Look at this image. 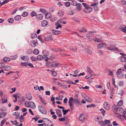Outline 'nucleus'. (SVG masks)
<instances>
[{"label":"nucleus","instance_id":"f257e3e1","mask_svg":"<svg viewBox=\"0 0 126 126\" xmlns=\"http://www.w3.org/2000/svg\"><path fill=\"white\" fill-rule=\"evenodd\" d=\"M82 5L85 8L84 9L83 11L85 13H90L92 10V9L90 7V6L85 3H82Z\"/></svg>","mask_w":126,"mask_h":126},{"label":"nucleus","instance_id":"f03ea898","mask_svg":"<svg viewBox=\"0 0 126 126\" xmlns=\"http://www.w3.org/2000/svg\"><path fill=\"white\" fill-rule=\"evenodd\" d=\"M38 110L39 111L43 114H46L47 113V111L41 105L38 106Z\"/></svg>","mask_w":126,"mask_h":126},{"label":"nucleus","instance_id":"7ed1b4c3","mask_svg":"<svg viewBox=\"0 0 126 126\" xmlns=\"http://www.w3.org/2000/svg\"><path fill=\"white\" fill-rule=\"evenodd\" d=\"M95 120L96 122H98V124L100 126H102L104 124L103 121V119L101 116H99L95 119Z\"/></svg>","mask_w":126,"mask_h":126},{"label":"nucleus","instance_id":"20e7f679","mask_svg":"<svg viewBox=\"0 0 126 126\" xmlns=\"http://www.w3.org/2000/svg\"><path fill=\"white\" fill-rule=\"evenodd\" d=\"M102 37L99 35H96L95 36V38H94L93 40L95 41L101 42H102V40L101 39Z\"/></svg>","mask_w":126,"mask_h":126},{"label":"nucleus","instance_id":"39448f33","mask_svg":"<svg viewBox=\"0 0 126 126\" xmlns=\"http://www.w3.org/2000/svg\"><path fill=\"white\" fill-rule=\"evenodd\" d=\"M0 96L2 98L1 99L2 101V103L3 104L7 102V98L6 95H0Z\"/></svg>","mask_w":126,"mask_h":126},{"label":"nucleus","instance_id":"423d86ee","mask_svg":"<svg viewBox=\"0 0 126 126\" xmlns=\"http://www.w3.org/2000/svg\"><path fill=\"white\" fill-rule=\"evenodd\" d=\"M118 77L119 78H121L123 77V74L122 73L121 69L120 68L116 72Z\"/></svg>","mask_w":126,"mask_h":126},{"label":"nucleus","instance_id":"0eeeda50","mask_svg":"<svg viewBox=\"0 0 126 126\" xmlns=\"http://www.w3.org/2000/svg\"><path fill=\"white\" fill-rule=\"evenodd\" d=\"M43 52L44 58L46 61H47L48 60V58L47 57V56L49 55V53L48 51L45 50H43Z\"/></svg>","mask_w":126,"mask_h":126},{"label":"nucleus","instance_id":"6e6552de","mask_svg":"<svg viewBox=\"0 0 126 126\" xmlns=\"http://www.w3.org/2000/svg\"><path fill=\"white\" fill-rule=\"evenodd\" d=\"M85 119L84 114L83 113L80 114L79 117V120L80 121H83Z\"/></svg>","mask_w":126,"mask_h":126},{"label":"nucleus","instance_id":"1a4fd4ad","mask_svg":"<svg viewBox=\"0 0 126 126\" xmlns=\"http://www.w3.org/2000/svg\"><path fill=\"white\" fill-rule=\"evenodd\" d=\"M103 105L104 107L106 110H109L110 108V106L109 104L106 101H105Z\"/></svg>","mask_w":126,"mask_h":126},{"label":"nucleus","instance_id":"9d476101","mask_svg":"<svg viewBox=\"0 0 126 126\" xmlns=\"http://www.w3.org/2000/svg\"><path fill=\"white\" fill-rule=\"evenodd\" d=\"M28 104L29 105L30 107L31 108L33 109H35V103L33 102H29Z\"/></svg>","mask_w":126,"mask_h":126},{"label":"nucleus","instance_id":"9b49d317","mask_svg":"<svg viewBox=\"0 0 126 126\" xmlns=\"http://www.w3.org/2000/svg\"><path fill=\"white\" fill-rule=\"evenodd\" d=\"M106 44L104 43H102L99 44L97 46V47L98 48H101L103 47H104L106 46Z\"/></svg>","mask_w":126,"mask_h":126},{"label":"nucleus","instance_id":"f8f14e48","mask_svg":"<svg viewBox=\"0 0 126 126\" xmlns=\"http://www.w3.org/2000/svg\"><path fill=\"white\" fill-rule=\"evenodd\" d=\"M48 25L47 21L46 20H43L41 22V26L43 27H46Z\"/></svg>","mask_w":126,"mask_h":126},{"label":"nucleus","instance_id":"ddd939ff","mask_svg":"<svg viewBox=\"0 0 126 126\" xmlns=\"http://www.w3.org/2000/svg\"><path fill=\"white\" fill-rule=\"evenodd\" d=\"M74 99L72 97H71L69 98L68 101V104L69 106H72V105H73Z\"/></svg>","mask_w":126,"mask_h":126},{"label":"nucleus","instance_id":"4468645a","mask_svg":"<svg viewBox=\"0 0 126 126\" xmlns=\"http://www.w3.org/2000/svg\"><path fill=\"white\" fill-rule=\"evenodd\" d=\"M108 48L109 50H116L117 51H118L119 52H120V50L118 48H115V47L112 46L109 47H108Z\"/></svg>","mask_w":126,"mask_h":126},{"label":"nucleus","instance_id":"2eb2a0df","mask_svg":"<svg viewBox=\"0 0 126 126\" xmlns=\"http://www.w3.org/2000/svg\"><path fill=\"white\" fill-rule=\"evenodd\" d=\"M43 15L41 14H37L36 16V18L38 20H42L43 18Z\"/></svg>","mask_w":126,"mask_h":126},{"label":"nucleus","instance_id":"dca6fc26","mask_svg":"<svg viewBox=\"0 0 126 126\" xmlns=\"http://www.w3.org/2000/svg\"><path fill=\"white\" fill-rule=\"evenodd\" d=\"M44 40L46 41H52L53 40V38L51 36H48L45 38Z\"/></svg>","mask_w":126,"mask_h":126},{"label":"nucleus","instance_id":"f3484780","mask_svg":"<svg viewBox=\"0 0 126 126\" xmlns=\"http://www.w3.org/2000/svg\"><path fill=\"white\" fill-rule=\"evenodd\" d=\"M119 29L122 31L126 32V26L124 25L120 26Z\"/></svg>","mask_w":126,"mask_h":126},{"label":"nucleus","instance_id":"a211bd4d","mask_svg":"<svg viewBox=\"0 0 126 126\" xmlns=\"http://www.w3.org/2000/svg\"><path fill=\"white\" fill-rule=\"evenodd\" d=\"M86 95H82V96L84 97V99L86 101L89 102H90L91 100V99L88 96H86Z\"/></svg>","mask_w":126,"mask_h":126},{"label":"nucleus","instance_id":"6ab92c4d","mask_svg":"<svg viewBox=\"0 0 126 126\" xmlns=\"http://www.w3.org/2000/svg\"><path fill=\"white\" fill-rule=\"evenodd\" d=\"M63 20V19H62L58 20L57 22L58 24H60L63 23L66 24V22L64 21Z\"/></svg>","mask_w":126,"mask_h":126},{"label":"nucleus","instance_id":"aec40b11","mask_svg":"<svg viewBox=\"0 0 126 126\" xmlns=\"http://www.w3.org/2000/svg\"><path fill=\"white\" fill-rule=\"evenodd\" d=\"M56 114L59 117H62L61 115L62 113L58 109V110H56Z\"/></svg>","mask_w":126,"mask_h":126},{"label":"nucleus","instance_id":"412c9836","mask_svg":"<svg viewBox=\"0 0 126 126\" xmlns=\"http://www.w3.org/2000/svg\"><path fill=\"white\" fill-rule=\"evenodd\" d=\"M76 8L78 10L80 11L81 10L82 6L81 4L79 3L77 4L76 5Z\"/></svg>","mask_w":126,"mask_h":126},{"label":"nucleus","instance_id":"4be33fe9","mask_svg":"<svg viewBox=\"0 0 126 126\" xmlns=\"http://www.w3.org/2000/svg\"><path fill=\"white\" fill-rule=\"evenodd\" d=\"M7 114L5 112H1L0 113V118H2L4 117Z\"/></svg>","mask_w":126,"mask_h":126},{"label":"nucleus","instance_id":"5701e85b","mask_svg":"<svg viewBox=\"0 0 126 126\" xmlns=\"http://www.w3.org/2000/svg\"><path fill=\"white\" fill-rule=\"evenodd\" d=\"M119 108L117 106L114 105L113 106L112 109L114 112H117Z\"/></svg>","mask_w":126,"mask_h":126},{"label":"nucleus","instance_id":"b1692460","mask_svg":"<svg viewBox=\"0 0 126 126\" xmlns=\"http://www.w3.org/2000/svg\"><path fill=\"white\" fill-rule=\"evenodd\" d=\"M51 14L50 13H47L45 15V17L46 19H49L51 16Z\"/></svg>","mask_w":126,"mask_h":126},{"label":"nucleus","instance_id":"393cba45","mask_svg":"<svg viewBox=\"0 0 126 126\" xmlns=\"http://www.w3.org/2000/svg\"><path fill=\"white\" fill-rule=\"evenodd\" d=\"M120 61L122 63H125L126 62V58L124 56H122L120 59Z\"/></svg>","mask_w":126,"mask_h":126},{"label":"nucleus","instance_id":"a878e982","mask_svg":"<svg viewBox=\"0 0 126 126\" xmlns=\"http://www.w3.org/2000/svg\"><path fill=\"white\" fill-rule=\"evenodd\" d=\"M104 124L102 125V126H105L108 123H110V120H105L104 121H103Z\"/></svg>","mask_w":126,"mask_h":126},{"label":"nucleus","instance_id":"bb28decb","mask_svg":"<svg viewBox=\"0 0 126 126\" xmlns=\"http://www.w3.org/2000/svg\"><path fill=\"white\" fill-rule=\"evenodd\" d=\"M58 65V63L56 62H53L51 63L50 66L51 67H53L57 66Z\"/></svg>","mask_w":126,"mask_h":126},{"label":"nucleus","instance_id":"cd10ccee","mask_svg":"<svg viewBox=\"0 0 126 126\" xmlns=\"http://www.w3.org/2000/svg\"><path fill=\"white\" fill-rule=\"evenodd\" d=\"M64 15V12L62 10L59 11L58 13V16H63Z\"/></svg>","mask_w":126,"mask_h":126},{"label":"nucleus","instance_id":"c85d7f7f","mask_svg":"<svg viewBox=\"0 0 126 126\" xmlns=\"http://www.w3.org/2000/svg\"><path fill=\"white\" fill-rule=\"evenodd\" d=\"M11 66H10L7 65L4 66V69L5 70L8 71L10 70L11 69Z\"/></svg>","mask_w":126,"mask_h":126},{"label":"nucleus","instance_id":"c756f323","mask_svg":"<svg viewBox=\"0 0 126 126\" xmlns=\"http://www.w3.org/2000/svg\"><path fill=\"white\" fill-rule=\"evenodd\" d=\"M87 72L90 74H92L93 73V71L88 66L87 67Z\"/></svg>","mask_w":126,"mask_h":126},{"label":"nucleus","instance_id":"7c9ffc66","mask_svg":"<svg viewBox=\"0 0 126 126\" xmlns=\"http://www.w3.org/2000/svg\"><path fill=\"white\" fill-rule=\"evenodd\" d=\"M10 60V58L7 57H5L4 58L3 61L5 62H8Z\"/></svg>","mask_w":126,"mask_h":126},{"label":"nucleus","instance_id":"2f4dec72","mask_svg":"<svg viewBox=\"0 0 126 126\" xmlns=\"http://www.w3.org/2000/svg\"><path fill=\"white\" fill-rule=\"evenodd\" d=\"M21 58L22 60L25 61H27L29 60V58L27 56H24L21 57Z\"/></svg>","mask_w":126,"mask_h":126},{"label":"nucleus","instance_id":"473e14b6","mask_svg":"<svg viewBox=\"0 0 126 126\" xmlns=\"http://www.w3.org/2000/svg\"><path fill=\"white\" fill-rule=\"evenodd\" d=\"M51 72L52 73V75L54 76H56L57 74L56 72L55 71V69H53L51 71Z\"/></svg>","mask_w":126,"mask_h":126},{"label":"nucleus","instance_id":"72a5a7b5","mask_svg":"<svg viewBox=\"0 0 126 126\" xmlns=\"http://www.w3.org/2000/svg\"><path fill=\"white\" fill-rule=\"evenodd\" d=\"M44 59L43 56L40 55H39L37 57V59L39 60H42Z\"/></svg>","mask_w":126,"mask_h":126},{"label":"nucleus","instance_id":"f704fd0d","mask_svg":"<svg viewBox=\"0 0 126 126\" xmlns=\"http://www.w3.org/2000/svg\"><path fill=\"white\" fill-rule=\"evenodd\" d=\"M123 111L124 110L123 109L120 107H119L118 110L117 112L120 113H121L123 112Z\"/></svg>","mask_w":126,"mask_h":126},{"label":"nucleus","instance_id":"c9c22d12","mask_svg":"<svg viewBox=\"0 0 126 126\" xmlns=\"http://www.w3.org/2000/svg\"><path fill=\"white\" fill-rule=\"evenodd\" d=\"M21 19V17L19 15L16 16L15 17V19L17 21H18Z\"/></svg>","mask_w":126,"mask_h":126},{"label":"nucleus","instance_id":"e433bc0d","mask_svg":"<svg viewBox=\"0 0 126 126\" xmlns=\"http://www.w3.org/2000/svg\"><path fill=\"white\" fill-rule=\"evenodd\" d=\"M39 52V51L38 49H35L33 51V53L34 54L36 55L38 54Z\"/></svg>","mask_w":126,"mask_h":126},{"label":"nucleus","instance_id":"4c0bfd02","mask_svg":"<svg viewBox=\"0 0 126 126\" xmlns=\"http://www.w3.org/2000/svg\"><path fill=\"white\" fill-rule=\"evenodd\" d=\"M78 30L80 32H84L87 31L86 29L85 28H82L81 29V30Z\"/></svg>","mask_w":126,"mask_h":126},{"label":"nucleus","instance_id":"58836bf2","mask_svg":"<svg viewBox=\"0 0 126 126\" xmlns=\"http://www.w3.org/2000/svg\"><path fill=\"white\" fill-rule=\"evenodd\" d=\"M70 110L68 109L67 110H64V109H63L62 111L63 112V114L64 115H65L66 113L68 111H70Z\"/></svg>","mask_w":126,"mask_h":126},{"label":"nucleus","instance_id":"ea45409f","mask_svg":"<svg viewBox=\"0 0 126 126\" xmlns=\"http://www.w3.org/2000/svg\"><path fill=\"white\" fill-rule=\"evenodd\" d=\"M63 97V96L62 95H60L58 97H57L56 98V99L57 100H62Z\"/></svg>","mask_w":126,"mask_h":126},{"label":"nucleus","instance_id":"a19ab883","mask_svg":"<svg viewBox=\"0 0 126 126\" xmlns=\"http://www.w3.org/2000/svg\"><path fill=\"white\" fill-rule=\"evenodd\" d=\"M19 120L21 122H23L24 121V118L22 115H21L20 116L19 118Z\"/></svg>","mask_w":126,"mask_h":126},{"label":"nucleus","instance_id":"79ce46f5","mask_svg":"<svg viewBox=\"0 0 126 126\" xmlns=\"http://www.w3.org/2000/svg\"><path fill=\"white\" fill-rule=\"evenodd\" d=\"M53 32L55 35H58L61 33V31H54Z\"/></svg>","mask_w":126,"mask_h":126},{"label":"nucleus","instance_id":"37998d69","mask_svg":"<svg viewBox=\"0 0 126 126\" xmlns=\"http://www.w3.org/2000/svg\"><path fill=\"white\" fill-rule=\"evenodd\" d=\"M26 98L29 100H30L32 99V97L31 95H26Z\"/></svg>","mask_w":126,"mask_h":126},{"label":"nucleus","instance_id":"c03bdc74","mask_svg":"<svg viewBox=\"0 0 126 126\" xmlns=\"http://www.w3.org/2000/svg\"><path fill=\"white\" fill-rule=\"evenodd\" d=\"M74 102L75 103L77 104H78L81 105V103L80 102V100L79 99L77 100H74Z\"/></svg>","mask_w":126,"mask_h":126},{"label":"nucleus","instance_id":"a18cd8bd","mask_svg":"<svg viewBox=\"0 0 126 126\" xmlns=\"http://www.w3.org/2000/svg\"><path fill=\"white\" fill-rule=\"evenodd\" d=\"M40 11L43 14H45L47 12L46 10L44 8H41L40 9Z\"/></svg>","mask_w":126,"mask_h":126},{"label":"nucleus","instance_id":"49530a36","mask_svg":"<svg viewBox=\"0 0 126 126\" xmlns=\"http://www.w3.org/2000/svg\"><path fill=\"white\" fill-rule=\"evenodd\" d=\"M53 83L55 84L58 85V82L57 80L58 79L55 78H53Z\"/></svg>","mask_w":126,"mask_h":126},{"label":"nucleus","instance_id":"de8ad7c7","mask_svg":"<svg viewBox=\"0 0 126 126\" xmlns=\"http://www.w3.org/2000/svg\"><path fill=\"white\" fill-rule=\"evenodd\" d=\"M95 33V32L94 31L90 32L88 33L89 35L91 36H93L94 35V33Z\"/></svg>","mask_w":126,"mask_h":126},{"label":"nucleus","instance_id":"09e8293b","mask_svg":"<svg viewBox=\"0 0 126 126\" xmlns=\"http://www.w3.org/2000/svg\"><path fill=\"white\" fill-rule=\"evenodd\" d=\"M96 106V105L94 104H91V105H88L86 106L87 108H89L91 107H94Z\"/></svg>","mask_w":126,"mask_h":126},{"label":"nucleus","instance_id":"8fccbe9b","mask_svg":"<svg viewBox=\"0 0 126 126\" xmlns=\"http://www.w3.org/2000/svg\"><path fill=\"white\" fill-rule=\"evenodd\" d=\"M123 103V102L122 100H121L117 103V105L119 106H121L122 105Z\"/></svg>","mask_w":126,"mask_h":126},{"label":"nucleus","instance_id":"3c124183","mask_svg":"<svg viewBox=\"0 0 126 126\" xmlns=\"http://www.w3.org/2000/svg\"><path fill=\"white\" fill-rule=\"evenodd\" d=\"M8 21L9 23H12L14 22V19L12 18H10L8 19Z\"/></svg>","mask_w":126,"mask_h":126},{"label":"nucleus","instance_id":"603ef678","mask_svg":"<svg viewBox=\"0 0 126 126\" xmlns=\"http://www.w3.org/2000/svg\"><path fill=\"white\" fill-rule=\"evenodd\" d=\"M55 57L53 55H51L50 56L49 59L50 60H53L55 59Z\"/></svg>","mask_w":126,"mask_h":126},{"label":"nucleus","instance_id":"864d4df0","mask_svg":"<svg viewBox=\"0 0 126 126\" xmlns=\"http://www.w3.org/2000/svg\"><path fill=\"white\" fill-rule=\"evenodd\" d=\"M11 122L12 123V124L13 125H17L18 124V123H17V122L16 120H15L14 121H11Z\"/></svg>","mask_w":126,"mask_h":126},{"label":"nucleus","instance_id":"5fc2aeb1","mask_svg":"<svg viewBox=\"0 0 126 126\" xmlns=\"http://www.w3.org/2000/svg\"><path fill=\"white\" fill-rule=\"evenodd\" d=\"M6 121V119L5 118L3 119L1 121V122L0 126H2L4 124Z\"/></svg>","mask_w":126,"mask_h":126},{"label":"nucleus","instance_id":"6e6d98bb","mask_svg":"<svg viewBox=\"0 0 126 126\" xmlns=\"http://www.w3.org/2000/svg\"><path fill=\"white\" fill-rule=\"evenodd\" d=\"M64 5L65 6L68 7L70 6V2H67L65 3Z\"/></svg>","mask_w":126,"mask_h":126},{"label":"nucleus","instance_id":"4d7b16f0","mask_svg":"<svg viewBox=\"0 0 126 126\" xmlns=\"http://www.w3.org/2000/svg\"><path fill=\"white\" fill-rule=\"evenodd\" d=\"M36 43L35 41H32V42L31 45L32 47H35L36 46Z\"/></svg>","mask_w":126,"mask_h":126},{"label":"nucleus","instance_id":"13d9d810","mask_svg":"<svg viewBox=\"0 0 126 126\" xmlns=\"http://www.w3.org/2000/svg\"><path fill=\"white\" fill-rule=\"evenodd\" d=\"M70 49L71 50L73 51H76V47L74 46L71 47H70Z\"/></svg>","mask_w":126,"mask_h":126},{"label":"nucleus","instance_id":"bf43d9fd","mask_svg":"<svg viewBox=\"0 0 126 126\" xmlns=\"http://www.w3.org/2000/svg\"><path fill=\"white\" fill-rule=\"evenodd\" d=\"M0 110L2 112L5 111L6 110V108L5 107H3L1 108Z\"/></svg>","mask_w":126,"mask_h":126},{"label":"nucleus","instance_id":"052dcab7","mask_svg":"<svg viewBox=\"0 0 126 126\" xmlns=\"http://www.w3.org/2000/svg\"><path fill=\"white\" fill-rule=\"evenodd\" d=\"M100 110L101 111V112L102 113L103 115V116H104L105 114V113L106 112L105 111L102 109H101Z\"/></svg>","mask_w":126,"mask_h":126},{"label":"nucleus","instance_id":"680f3d73","mask_svg":"<svg viewBox=\"0 0 126 126\" xmlns=\"http://www.w3.org/2000/svg\"><path fill=\"white\" fill-rule=\"evenodd\" d=\"M36 12L34 11H32L31 13V16H36Z\"/></svg>","mask_w":126,"mask_h":126},{"label":"nucleus","instance_id":"e2e57ef3","mask_svg":"<svg viewBox=\"0 0 126 126\" xmlns=\"http://www.w3.org/2000/svg\"><path fill=\"white\" fill-rule=\"evenodd\" d=\"M116 113H115V115L117 117H120L121 116L120 113L118 112H115Z\"/></svg>","mask_w":126,"mask_h":126},{"label":"nucleus","instance_id":"0e129e2a","mask_svg":"<svg viewBox=\"0 0 126 126\" xmlns=\"http://www.w3.org/2000/svg\"><path fill=\"white\" fill-rule=\"evenodd\" d=\"M71 4L74 6H76L77 4L76 1H72L71 2Z\"/></svg>","mask_w":126,"mask_h":126},{"label":"nucleus","instance_id":"69168bd1","mask_svg":"<svg viewBox=\"0 0 126 126\" xmlns=\"http://www.w3.org/2000/svg\"><path fill=\"white\" fill-rule=\"evenodd\" d=\"M28 13L27 12H24L22 14V16L23 17H25L28 15Z\"/></svg>","mask_w":126,"mask_h":126},{"label":"nucleus","instance_id":"338daca9","mask_svg":"<svg viewBox=\"0 0 126 126\" xmlns=\"http://www.w3.org/2000/svg\"><path fill=\"white\" fill-rule=\"evenodd\" d=\"M4 64L3 63H0V68H4Z\"/></svg>","mask_w":126,"mask_h":126},{"label":"nucleus","instance_id":"774afa93","mask_svg":"<svg viewBox=\"0 0 126 126\" xmlns=\"http://www.w3.org/2000/svg\"><path fill=\"white\" fill-rule=\"evenodd\" d=\"M21 65L23 66H26L28 65V64L26 63H21Z\"/></svg>","mask_w":126,"mask_h":126}]
</instances>
